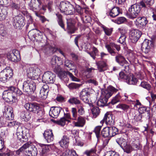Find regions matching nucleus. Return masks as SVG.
<instances>
[{
	"instance_id": "obj_1",
	"label": "nucleus",
	"mask_w": 156,
	"mask_h": 156,
	"mask_svg": "<svg viewBox=\"0 0 156 156\" xmlns=\"http://www.w3.org/2000/svg\"><path fill=\"white\" fill-rule=\"evenodd\" d=\"M22 94V92L18 88L12 86L9 87L8 90L4 91L2 98L9 103H16L17 101V96H20Z\"/></svg>"
},
{
	"instance_id": "obj_2",
	"label": "nucleus",
	"mask_w": 156,
	"mask_h": 156,
	"mask_svg": "<svg viewBox=\"0 0 156 156\" xmlns=\"http://www.w3.org/2000/svg\"><path fill=\"white\" fill-rule=\"evenodd\" d=\"M118 90L112 86H109L107 90H102L100 98L97 102V105L100 107L106 105L108 99Z\"/></svg>"
},
{
	"instance_id": "obj_3",
	"label": "nucleus",
	"mask_w": 156,
	"mask_h": 156,
	"mask_svg": "<svg viewBox=\"0 0 156 156\" xmlns=\"http://www.w3.org/2000/svg\"><path fill=\"white\" fill-rule=\"evenodd\" d=\"M59 9L60 12L64 13L66 15L73 14L74 12V8L73 6L69 2H60Z\"/></svg>"
},
{
	"instance_id": "obj_4",
	"label": "nucleus",
	"mask_w": 156,
	"mask_h": 156,
	"mask_svg": "<svg viewBox=\"0 0 156 156\" xmlns=\"http://www.w3.org/2000/svg\"><path fill=\"white\" fill-rule=\"evenodd\" d=\"M12 70L9 67H7L0 72V81L5 83L9 81L13 76Z\"/></svg>"
},
{
	"instance_id": "obj_5",
	"label": "nucleus",
	"mask_w": 156,
	"mask_h": 156,
	"mask_svg": "<svg viewBox=\"0 0 156 156\" xmlns=\"http://www.w3.org/2000/svg\"><path fill=\"white\" fill-rule=\"evenodd\" d=\"M36 89L35 83L31 80H27L24 82L23 84V89L27 94H33Z\"/></svg>"
},
{
	"instance_id": "obj_6",
	"label": "nucleus",
	"mask_w": 156,
	"mask_h": 156,
	"mask_svg": "<svg viewBox=\"0 0 156 156\" xmlns=\"http://www.w3.org/2000/svg\"><path fill=\"white\" fill-rule=\"evenodd\" d=\"M140 6L136 4L131 5L129 8L127 12L129 18L133 19L136 18L140 13Z\"/></svg>"
},
{
	"instance_id": "obj_7",
	"label": "nucleus",
	"mask_w": 156,
	"mask_h": 156,
	"mask_svg": "<svg viewBox=\"0 0 156 156\" xmlns=\"http://www.w3.org/2000/svg\"><path fill=\"white\" fill-rule=\"evenodd\" d=\"M40 70L37 66L30 67L27 70L28 77L32 80L37 79L40 74Z\"/></svg>"
},
{
	"instance_id": "obj_8",
	"label": "nucleus",
	"mask_w": 156,
	"mask_h": 156,
	"mask_svg": "<svg viewBox=\"0 0 156 156\" xmlns=\"http://www.w3.org/2000/svg\"><path fill=\"white\" fill-rule=\"evenodd\" d=\"M55 74L50 71L45 72L42 77V81L45 83H53L55 81Z\"/></svg>"
},
{
	"instance_id": "obj_9",
	"label": "nucleus",
	"mask_w": 156,
	"mask_h": 156,
	"mask_svg": "<svg viewBox=\"0 0 156 156\" xmlns=\"http://www.w3.org/2000/svg\"><path fill=\"white\" fill-rule=\"evenodd\" d=\"M25 108L30 112L34 113H38L42 112L41 111L39 112V105L37 103H26L24 105Z\"/></svg>"
},
{
	"instance_id": "obj_10",
	"label": "nucleus",
	"mask_w": 156,
	"mask_h": 156,
	"mask_svg": "<svg viewBox=\"0 0 156 156\" xmlns=\"http://www.w3.org/2000/svg\"><path fill=\"white\" fill-rule=\"evenodd\" d=\"M105 48L107 50L108 52L112 56H115L116 54V52L115 51V49L114 48H115L117 51H119L120 49V47L119 45L116 44L114 43L111 42L108 44H105Z\"/></svg>"
},
{
	"instance_id": "obj_11",
	"label": "nucleus",
	"mask_w": 156,
	"mask_h": 156,
	"mask_svg": "<svg viewBox=\"0 0 156 156\" xmlns=\"http://www.w3.org/2000/svg\"><path fill=\"white\" fill-rule=\"evenodd\" d=\"M25 129L24 127L19 126L16 129V135L17 139L22 142H26L27 140V136L25 135V134L23 133Z\"/></svg>"
},
{
	"instance_id": "obj_12",
	"label": "nucleus",
	"mask_w": 156,
	"mask_h": 156,
	"mask_svg": "<svg viewBox=\"0 0 156 156\" xmlns=\"http://www.w3.org/2000/svg\"><path fill=\"white\" fill-rule=\"evenodd\" d=\"M90 93L87 89L82 90L80 93L79 97L80 99L85 103L90 104L91 101L90 98Z\"/></svg>"
},
{
	"instance_id": "obj_13",
	"label": "nucleus",
	"mask_w": 156,
	"mask_h": 156,
	"mask_svg": "<svg viewBox=\"0 0 156 156\" xmlns=\"http://www.w3.org/2000/svg\"><path fill=\"white\" fill-rule=\"evenodd\" d=\"M141 35V32L139 30H131L129 33V38L131 42L133 43H136L140 37Z\"/></svg>"
},
{
	"instance_id": "obj_14",
	"label": "nucleus",
	"mask_w": 156,
	"mask_h": 156,
	"mask_svg": "<svg viewBox=\"0 0 156 156\" xmlns=\"http://www.w3.org/2000/svg\"><path fill=\"white\" fill-rule=\"evenodd\" d=\"M153 46V44L152 41L145 39L142 43L141 49L145 53H148L150 51L151 47Z\"/></svg>"
},
{
	"instance_id": "obj_15",
	"label": "nucleus",
	"mask_w": 156,
	"mask_h": 156,
	"mask_svg": "<svg viewBox=\"0 0 156 156\" xmlns=\"http://www.w3.org/2000/svg\"><path fill=\"white\" fill-rule=\"evenodd\" d=\"M28 36L32 39L39 40L42 38V33L38 30H33L28 32Z\"/></svg>"
},
{
	"instance_id": "obj_16",
	"label": "nucleus",
	"mask_w": 156,
	"mask_h": 156,
	"mask_svg": "<svg viewBox=\"0 0 156 156\" xmlns=\"http://www.w3.org/2000/svg\"><path fill=\"white\" fill-rule=\"evenodd\" d=\"M58 74L59 77L62 80L66 77V75H68L72 80L75 81H79V79L75 77L72 73L68 71L66 72L60 70L58 72Z\"/></svg>"
},
{
	"instance_id": "obj_17",
	"label": "nucleus",
	"mask_w": 156,
	"mask_h": 156,
	"mask_svg": "<svg viewBox=\"0 0 156 156\" xmlns=\"http://www.w3.org/2000/svg\"><path fill=\"white\" fill-rule=\"evenodd\" d=\"M62 110V108L60 107H52L50 108L49 115L53 118H56Z\"/></svg>"
},
{
	"instance_id": "obj_18",
	"label": "nucleus",
	"mask_w": 156,
	"mask_h": 156,
	"mask_svg": "<svg viewBox=\"0 0 156 156\" xmlns=\"http://www.w3.org/2000/svg\"><path fill=\"white\" fill-rule=\"evenodd\" d=\"M13 25L15 28H20L24 25L23 19L21 17L16 16L14 18Z\"/></svg>"
},
{
	"instance_id": "obj_19",
	"label": "nucleus",
	"mask_w": 156,
	"mask_h": 156,
	"mask_svg": "<svg viewBox=\"0 0 156 156\" xmlns=\"http://www.w3.org/2000/svg\"><path fill=\"white\" fill-rule=\"evenodd\" d=\"M41 3V0H31L30 3L29 4L30 8L33 11L35 10H40Z\"/></svg>"
},
{
	"instance_id": "obj_20",
	"label": "nucleus",
	"mask_w": 156,
	"mask_h": 156,
	"mask_svg": "<svg viewBox=\"0 0 156 156\" xmlns=\"http://www.w3.org/2000/svg\"><path fill=\"white\" fill-rule=\"evenodd\" d=\"M154 3V0H142L139 3L140 5L144 9L148 10L151 9V6Z\"/></svg>"
},
{
	"instance_id": "obj_21",
	"label": "nucleus",
	"mask_w": 156,
	"mask_h": 156,
	"mask_svg": "<svg viewBox=\"0 0 156 156\" xmlns=\"http://www.w3.org/2000/svg\"><path fill=\"white\" fill-rule=\"evenodd\" d=\"M38 145L41 148V154L42 156H47L51 148V145L42 144H39Z\"/></svg>"
},
{
	"instance_id": "obj_22",
	"label": "nucleus",
	"mask_w": 156,
	"mask_h": 156,
	"mask_svg": "<svg viewBox=\"0 0 156 156\" xmlns=\"http://www.w3.org/2000/svg\"><path fill=\"white\" fill-rule=\"evenodd\" d=\"M148 22V21L145 17H139L136 20V24L138 27L142 28L145 26Z\"/></svg>"
},
{
	"instance_id": "obj_23",
	"label": "nucleus",
	"mask_w": 156,
	"mask_h": 156,
	"mask_svg": "<svg viewBox=\"0 0 156 156\" xmlns=\"http://www.w3.org/2000/svg\"><path fill=\"white\" fill-rule=\"evenodd\" d=\"M43 135L45 139L48 143L53 141L54 139V135L51 129L46 130L44 133Z\"/></svg>"
},
{
	"instance_id": "obj_24",
	"label": "nucleus",
	"mask_w": 156,
	"mask_h": 156,
	"mask_svg": "<svg viewBox=\"0 0 156 156\" xmlns=\"http://www.w3.org/2000/svg\"><path fill=\"white\" fill-rule=\"evenodd\" d=\"M27 156H36L37 153V148L33 145H31L30 147L24 153Z\"/></svg>"
},
{
	"instance_id": "obj_25",
	"label": "nucleus",
	"mask_w": 156,
	"mask_h": 156,
	"mask_svg": "<svg viewBox=\"0 0 156 156\" xmlns=\"http://www.w3.org/2000/svg\"><path fill=\"white\" fill-rule=\"evenodd\" d=\"M60 146L64 148H66L68 147L69 144V139L67 136H63L61 140L59 142Z\"/></svg>"
},
{
	"instance_id": "obj_26",
	"label": "nucleus",
	"mask_w": 156,
	"mask_h": 156,
	"mask_svg": "<svg viewBox=\"0 0 156 156\" xmlns=\"http://www.w3.org/2000/svg\"><path fill=\"white\" fill-rule=\"evenodd\" d=\"M67 23L68 30V32L70 34L74 33L76 29L74 27L73 21L71 19H67Z\"/></svg>"
},
{
	"instance_id": "obj_27",
	"label": "nucleus",
	"mask_w": 156,
	"mask_h": 156,
	"mask_svg": "<svg viewBox=\"0 0 156 156\" xmlns=\"http://www.w3.org/2000/svg\"><path fill=\"white\" fill-rule=\"evenodd\" d=\"M44 49L45 52L47 53H53L55 51L57 50L55 45L54 44L51 45L48 44L44 47Z\"/></svg>"
},
{
	"instance_id": "obj_28",
	"label": "nucleus",
	"mask_w": 156,
	"mask_h": 156,
	"mask_svg": "<svg viewBox=\"0 0 156 156\" xmlns=\"http://www.w3.org/2000/svg\"><path fill=\"white\" fill-rule=\"evenodd\" d=\"M76 122H74V124L76 126L82 127L85 124L86 120L82 116H80L77 118Z\"/></svg>"
},
{
	"instance_id": "obj_29",
	"label": "nucleus",
	"mask_w": 156,
	"mask_h": 156,
	"mask_svg": "<svg viewBox=\"0 0 156 156\" xmlns=\"http://www.w3.org/2000/svg\"><path fill=\"white\" fill-rule=\"evenodd\" d=\"M18 52V51L16 50L14 52L13 51L12 52L8 54L7 55L8 58L12 62L17 61L19 60L17 58V56L19 55L17 53Z\"/></svg>"
},
{
	"instance_id": "obj_30",
	"label": "nucleus",
	"mask_w": 156,
	"mask_h": 156,
	"mask_svg": "<svg viewBox=\"0 0 156 156\" xmlns=\"http://www.w3.org/2000/svg\"><path fill=\"white\" fill-rule=\"evenodd\" d=\"M103 120L106 123L110 125L113 124L114 122L112 115L109 114H105Z\"/></svg>"
},
{
	"instance_id": "obj_31",
	"label": "nucleus",
	"mask_w": 156,
	"mask_h": 156,
	"mask_svg": "<svg viewBox=\"0 0 156 156\" xmlns=\"http://www.w3.org/2000/svg\"><path fill=\"white\" fill-rule=\"evenodd\" d=\"M7 151L4 152V156H15V153L17 155H19L20 154V153L23 151L22 149L20 148L19 150L16 151V152L11 151L9 150H8L7 149H6Z\"/></svg>"
},
{
	"instance_id": "obj_32",
	"label": "nucleus",
	"mask_w": 156,
	"mask_h": 156,
	"mask_svg": "<svg viewBox=\"0 0 156 156\" xmlns=\"http://www.w3.org/2000/svg\"><path fill=\"white\" fill-rule=\"evenodd\" d=\"M7 14L6 9L3 7H0V21L5 20L7 16Z\"/></svg>"
},
{
	"instance_id": "obj_33",
	"label": "nucleus",
	"mask_w": 156,
	"mask_h": 156,
	"mask_svg": "<svg viewBox=\"0 0 156 156\" xmlns=\"http://www.w3.org/2000/svg\"><path fill=\"white\" fill-rule=\"evenodd\" d=\"M126 82L129 84L135 85L137 82V79L135 75L133 74L130 75L129 78H127Z\"/></svg>"
},
{
	"instance_id": "obj_34",
	"label": "nucleus",
	"mask_w": 156,
	"mask_h": 156,
	"mask_svg": "<svg viewBox=\"0 0 156 156\" xmlns=\"http://www.w3.org/2000/svg\"><path fill=\"white\" fill-rule=\"evenodd\" d=\"M119 13V8L118 7L113 8L109 12V15L112 17H114L118 15Z\"/></svg>"
},
{
	"instance_id": "obj_35",
	"label": "nucleus",
	"mask_w": 156,
	"mask_h": 156,
	"mask_svg": "<svg viewBox=\"0 0 156 156\" xmlns=\"http://www.w3.org/2000/svg\"><path fill=\"white\" fill-rule=\"evenodd\" d=\"M116 62L120 64L123 66V64L125 63L126 61L125 58L120 54H118L115 57Z\"/></svg>"
},
{
	"instance_id": "obj_36",
	"label": "nucleus",
	"mask_w": 156,
	"mask_h": 156,
	"mask_svg": "<svg viewBox=\"0 0 156 156\" xmlns=\"http://www.w3.org/2000/svg\"><path fill=\"white\" fill-rule=\"evenodd\" d=\"M62 156H77L75 151L73 150H67L63 152Z\"/></svg>"
},
{
	"instance_id": "obj_37",
	"label": "nucleus",
	"mask_w": 156,
	"mask_h": 156,
	"mask_svg": "<svg viewBox=\"0 0 156 156\" xmlns=\"http://www.w3.org/2000/svg\"><path fill=\"white\" fill-rule=\"evenodd\" d=\"M68 102L70 104L80 105L81 104V101L77 97H71L68 100Z\"/></svg>"
},
{
	"instance_id": "obj_38",
	"label": "nucleus",
	"mask_w": 156,
	"mask_h": 156,
	"mask_svg": "<svg viewBox=\"0 0 156 156\" xmlns=\"http://www.w3.org/2000/svg\"><path fill=\"white\" fill-rule=\"evenodd\" d=\"M65 66L68 68V69L71 70L73 69L75 67L73 62L68 59H65Z\"/></svg>"
},
{
	"instance_id": "obj_39",
	"label": "nucleus",
	"mask_w": 156,
	"mask_h": 156,
	"mask_svg": "<svg viewBox=\"0 0 156 156\" xmlns=\"http://www.w3.org/2000/svg\"><path fill=\"white\" fill-rule=\"evenodd\" d=\"M57 17V20L59 25L63 29H65L64 25L62 19V16L59 13H57L56 14Z\"/></svg>"
},
{
	"instance_id": "obj_40",
	"label": "nucleus",
	"mask_w": 156,
	"mask_h": 156,
	"mask_svg": "<svg viewBox=\"0 0 156 156\" xmlns=\"http://www.w3.org/2000/svg\"><path fill=\"white\" fill-rule=\"evenodd\" d=\"M116 142L121 148L123 146H124L125 145H126V144L127 143L126 140L122 137L116 139Z\"/></svg>"
},
{
	"instance_id": "obj_41",
	"label": "nucleus",
	"mask_w": 156,
	"mask_h": 156,
	"mask_svg": "<svg viewBox=\"0 0 156 156\" xmlns=\"http://www.w3.org/2000/svg\"><path fill=\"white\" fill-rule=\"evenodd\" d=\"M102 136L105 137H110L109 131L108 127L104 128L101 131Z\"/></svg>"
},
{
	"instance_id": "obj_42",
	"label": "nucleus",
	"mask_w": 156,
	"mask_h": 156,
	"mask_svg": "<svg viewBox=\"0 0 156 156\" xmlns=\"http://www.w3.org/2000/svg\"><path fill=\"white\" fill-rule=\"evenodd\" d=\"M125 152L127 153H129L131 152L133 150V148L130 145L127 144V143L122 148Z\"/></svg>"
},
{
	"instance_id": "obj_43",
	"label": "nucleus",
	"mask_w": 156,
	"mask_h": 156,
	"mask_svg": "<svg viewBox=\"0 0 156 156\" xmlns=\"http://www.w3.org/2000/svg\"><path fill=\"white\" fill-rule=\"evenodd\" d=\"M70 122V121L69 119H66L65 118L62 117L60 120L57 122L58 124L61 125L62 126H64L66 124V122Z\"/></svg>"
},
{
	"instance_id": "obj_44",
	"label": "nucleus",
	"mask_w": 156,
	"mask_h": 156,
	"mask_svg": "<svg viewBox=\"0 0 156 156\" xmlns=\"http://www.w3.org/2000/svg\"><path fill=\"white\" fill-rule=\"evenodd\" d=\"M98 52V49L95 47H93L92 51L91 52H88V53L94 59H95V56L97 55Z\"/></svg>"
},
{
	"instance_id": "obj_45",
	"label": "nucleus",
	"mask_w": 156,
	"mask_h": 156,
	"mask_svg": "<svg viewBox=\"0 0 156 156\" xmlns=\"http://www.w3.org/2000/svg\"><path fill=\"white\" fill-rule=\"evenodd\" d=\"M129 60L130 62H134L136 63L137 60L136 58V55L135 54H133L132 52H130L129 54Z\"/></svg>"
},
{
	"instance_id": "obj_46",
	"label": "nucleus",
	"mask_w": 156,
	"mask_h": 156,
	"mask_svg": "<svg viewBox=\"0 0 156 156\" xmlns=\"http://www.w3.org/2000/svg\"><path fill=\"white\" fill-rule=\"evenodd\" d=\"M117 108L121 109L124 111H126L129 108V105L124 104H119L116 106Z\"/></svg>"
},
{
	"instance_id": "obj_47",
	"label": "nucleus",
	"mask_w": 156,
	"mask_h": 156,
	"mask_svg": "<svg viewBox=\"0 0 156 156\" xmlns=\"http://www.w3.org/2000/svg\"><path fill=\"white\" fill-rule=\"evenodd\" d=\"M98 70L100 72L103 71V68L106 66V64L104 62H99L96 63Z\"/></svg>"
},
{
	"instance_id": "obj_48",
	"label": "nucleus",
	"mask_w": 156,
	"mask_h": 156,
	"mask_svg": "<svg viewBox=\"0 0 156 156\" xmlns=\"http://www.w3.org/2000/svg\"><path fill=\"white\" fill-rule=\"evenodd\" d=\"M77 108L78 109V112L79 115H83L85 113L84 108L83 107V105L82 104L77 106Z\"/></svg>"
},
{
	"instance_id": "obj_49",
	"label": "nucleus",
	"mask_w": 156,
	"mask_h": 156,
	"mask_svg": "<svg viewBox=\"0 0 156 156\" xmlns=\"http://www.w3.org/2000/svg\"><path fill=\"white\" fill-rule=\"evenodd\" d=\"M13 113V108L9 106H5V107L3 114Z\"/></svg>"
},
{
	"instance_id": "obj_50",
	"label": "nucleus",
	"mask_w": 156,
	"mask_h": 156,
	"mask_svg": "<svg viewBox=\"0 0 156 156\" xmlns=\"http://www.w3.org/2000/svg\"><path fill=\"white\" fill-rule=\"evenodd\" d=\"M13 113V108L9 106H5V107L3 114Z\"/></svg>"
},
{
	"instance_id": "obj_51",
	"label": "nucleus",
	"mask_w": 156,
	"mask_h": 156,
	"mask_svg": "<svg viewBox=\"0 0 156 156\" xmlns=\"http://www.w3.org/2000/svg\"><path fill=\"white\" fill-rule=\"evenodd\" d=\"M152 143H149L148 142H147L146 145L144 147V151L147 153L150 151V150L153 147Z\"/></svg>"
},
{
	"instance_id": "obj_52",
	"label": "nucleus",
	"mask_w": 156,
	"mask_h": 156,
	"mask_svg": "<svg viewBox=\"0 0 156 156\" xmlns=\"http://www.w3.org/2000/svg\"><path fill=\"white\" fill-rule=\"evenodd\" d=\"M121 97L119 94H118L115 96L112 100V104H115L120 101Z\"/></svg>"
},
{
	"instance_id": "obj_53",
	"label": "nucleus",
	"mask_w": 156,
	"mask_h": 156,
	"mask_svg": "<svg viewBox=\"0 0 156 156\" xmlns=\"http://www.w3.org/2000/svg\"><path fill=\"white\" fill-rule=\"evenodd\" d=\"M140 86L148 90H150L151 88V86L148 83L143 81L141 82Z\"/></svg>"
},
{
	"instance_id": "obj_54",
	"label": "nucleus",
	"mask_w": 156,
	"mask_h": 156,
	"mask_svg": "<svg viewBox=\"0 0 156 156\" xmlns=\"http://www.w3.org/2000/svg\"><path fill=\"white\" fill-rule=\"evenodd\" d=\"M71 112L72 114V119L73 120H76L77 117V112L76 108H72Z\"/></svg>"
},
{
	"instance_id": "obj_55",
	"label": "nucleus",
	"mask_w": 156,
	"mask_h": 156,
	"mask_svg": "<svg viewBox=\"0 0 156 156\" xmlns=\"http://www.w3.org/2000/svg\"><path fill=\"white\" fill-rule=\"evenodd\" d=\"M101 126H98L95 127L94 130V132L96 134L97 138H99L100 136V132Z\"/></svg>"
},
{
	"instance_id": "obj_56",
	"label": "nucleus",
	"mask_w": 156,
	"mask_h": 156,
	"mask_svg": "<svg viewBox=\"0 0 156 156\" xmlns=\"http://www.w3.org/2000/svg\"><path fill=\"white\" fill-rule=\"evenodd\" d=\"M92 112L94 116H95V117L98 115L100 113V110L99 108L98 107H95L92 110Z\"/></svg>"
},
{
	"instance_id": "obj_57",
	"label": "nucleus",
	"mask_w": 156,
	"mask_h": 156,
	"mask_svg": "<svg viewBox=\"0 0 156 156\" xmlns=\"http://www.w3.org/2000/svg\"><path fill=\"white\" fill-rule=\"evenodd\" d=\"M96 150L94 148H92L90 150L86 151L84 152V154L87 156H90L92 154L95 153Z\"/></svg>"
},
{
	"instance_id": "obj_58",
	"label": "nucleus",
	"mask_w": 156,
	"mask_h": 156,
	"mask_svg": "<svg viewBox=\"0 0 156 156\" xmlns=\"http://www.w3.org/2000/svg\"><path fill=\"white\" fill-rule=\"evenodd\" d=\"M103 28L106 35L110 36L113 30L112 28H109L105 27H103Z\"/></svg>"
},
{
	"instance_id": "obj_59",
	"label": "nucleus",
	"mask_w": 156,
	"mask_h": 156,
	"mask_svg": "<svg viewBox=\"0 0 156 156\" xmlns=\"http://www.w3.org/2000/svg\"><path fill=\"white\" fill-rule=\"evenodd\" d=\"M21 116L24 120H28L30 118L28 112H22L21 114Z\"/></svg>"
},
{
	"instance_id": "obj_60",
	"label": "nucleus",
	"mask_w": 156,
	"mask_h": 156,
	"mask_svg": "<svg viewBox=\"0 0 156 156\" xmlns=\"http://www.w3.org/2000/svg\"><path fill=\"white\" fill-rule=\"evenodd\" d=\"M104 156H119L118 154L116 152L110 151L107 152L105 154Z\"/></svg>"
},
{
	"instance_id": "obj_61",
	"label": "nucleus",
	"mask_w": 156,
	"mask_h": 156,
	"mask_svg": "<svg viewBox=\"0 0 156 156\" xmlns=\"http://www.w3.org/2000/svg\"><path fill=\"white\" fill-rule=\"evenodd\" d=\"M126 37L124 34H122L120 37L119 39V42L123 45H124L125 43L126 39Z\"/></svg>"
},
{
	"instance_id": "obj_62",
	"label": "nucleus",
	"mask_w": 156,
	"mask_h": 156,
	"mask_svg": "<svg viewBox=\"0 0 156 156\" xmlns=\"http://www.w3.org/2000/svg\"><path fill=\"white\" fill-rule=\"evenodd\" d=\"M0 34L2 36H5L7 34V32L2 25L0 26Z\"/></svg>"
},
{
	"instance_id": "obj_63",
	"label": "nucleus",
	"mask_w": 156,
	"mask_h": 156,
	"mask_svg": "<svg viewBox=\"0 0 156 156\" xmlns=\"http://www.w3.org/2000/svg\"><path fill=\"white\" fill-rule=\"evenodd\" d=\"M126 20L125 18L121 17L115 20V22L118 24H120L124 23L126 21Z\"/></svg>"
},
{
	"instance_id": "obj_64",
	"label": "nucleus",
	"mask_w": 156,
	"mask_h": 156,
	"mask_svg": "<svg viewBox=\"0 0 156 156\" xmlns=\"http://www.w3.org/2000/svg\"><path fill=\"white\" fill-rule=\"evenodd\" d=\"M3 114L7 120H12L14 118V115L13 113L5 114Z\"/></svg>"
}]
</instances>
